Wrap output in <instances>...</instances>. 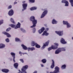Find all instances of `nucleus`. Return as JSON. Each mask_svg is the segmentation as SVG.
<instances>
[{"label":"nucleus","mask_w":73,"mask_h":73,"mask_svg":"<svg viewBox=\"0 0 73 73\" xmlns=\"http://www.w3.org/2000/svg\"><path fill=\"white\" fill-rule=\"evenodd\" d=\"M71 5L72 7H73V3H71Z\"/></svg>","instance_id":"45"},{"label":"nucleus","mask_w":73,"mask_h":73,"mask_svg":"<svg viewBox=\"0 0 73 73\" xmlns=\"http://www.w3.org/2000/svg\"><path fill=\"white\" fill-rule=\"evenodd\" d=\"M10 26L12 27V28H14L15 27V25L14 24H11Z\"/></svg>","instance_id":"34"},{"label":"nucleus","mask_w":73,"mask_h":73,"mask_svg":"<svg viewBox=\"0 0 73 73\" xmlns=\"http://www.w3.org/2000/svg\"><path fill=\"white\" fill-rule=\"evenodd\" d=\"M33 10H34V9H31V11H33Z\"/></svg>","instance_id":"51"},{"label":"nucleus","mask_w":73,"mask_h":73,"mask_svg":"<svg viewBox=\"0 0 73 73\" xmlns=\"http://www.w3.org/2000/svg\"><path fill=\"white\" fill-rule=\"evenodd\" d=\"M45 30V29H44V27H42L41 29L38 31V33H39L40 34H41V33L43 32Z\"/></svg>","instance_id":"10"},{"label":"nucleus","mask_w":73,"mask_h":73,"mask_svg":"<svg viewBox=\"0 0 73 73\" xmlns=\"http://www.w3.org/2000/svg\"><path fill=\"white\" fill-rule=\"evenodd\" d=\"M35 0H29V1L31 3H34Z\"/></svg>","instance_id":"37"},{"label":"nucleus","mask_w":73,"mask_h":73,"mask_svg":"<svg viewBox=\"0 0 73 73\" xmlns=\"http://www.w3.org/2000/svg\"><path fill=\"white\" fill-rule=\"evenodd\" d=\"M3 20H1L0 21V25L3 24Z\"/></svg>","instance_id":"36"},{"label":"nucleus","mask_w":73,"mask_h":73,"mask_svg":"<svg viewBox=\"0 0 73 73\" xmlns=\"http://www.w3.org/2000/svg\"><path fill=\"white\" fill-rule=\"evenodd\" d=\"M52 64L51 65L50 68H54L55 66V62L53 60H52Z\"/></svg>","instance_id":"14"},{"label":"nucleus","mask_w":73,"mask_h":73,"mask_svg":"<svg viewBox=\"0 0 73 73\" xmlns=\"http://www.w3.org/2000/svg\"><path fill=\"white\" fill-rule=\"evenodd\" d=\"M35 47L36 48H40V46L39 44H36Z\"/></svg>","instance_id":"32"},{"label":"nucleus","mask_w":73,"mask_h":73,"mask_svg":"<svg viewBox=\"0 0 73 73\" xmlns=\"http://www.w3.org/2000/svg\"><path fill=\"white\" fill-rule=\"evenodd\" d=\"M11 8H12V5H10L8 7V9H11Z\"/></svg>","instance_id":"42"},{"label":"nucleus","mask_w":73,"mask_h":73,"mask_svg":"<svg viewBox=\"0 0 73 73\" xmlns=\"http://www.w3.org/2000/svg\"><path fill=\"white\" fill-rule=\"evenodd\" d=\"M19 60L22 63L24 62V61L23 60V59H21Z\"/></svg>","instance_id":"40"},{"label":"nucleus","mask_w":73,"mask_h":73,"mask_svg":"<svg viewBox=\"0 0 73 73\" xmlns=\"http://www.w3.org/2000/svg\"><path fill=\"white\" fill-rule=\"evenodd\" d=\"M37 43H35L34 41H32L31 42V46H34L36 45Z\"/></svg>","instance_id":"21"},{"label":"nucleus","mask_w":73,"mask_h":73,"mask_svg":"<svg viewBox=\"0 0 73 73\" xmlns=\"http://www.w3.org/2000/svg\"><path fill=\"white\" fill-rule=\"evenodd\" d=\"M18 73H20V72H18Z\"/></svg>","instance_id":"54"},{"label":"nucleus","mask_w":73,"mask_h":73,"mask_svg":"<svg viewBox=\"0 0 73 73\" xmlns=\"http://www.w3.org/2000/svg\"><path fill=\"white\" fill-rule=\"evenodd\" d=\"M33 33H35V32H33Z\"/></svg>","instance_id":"56"},{"label":"nucleus","mask_w":73,"mask_h":73,"mask_svg":"<svg viewBox=\"0 0 73 73\" xmlns=\"http://www.w3.org/2000/svg\"><path fill=\"white\" fill-rule=\"evenodd\" d=\"M1 71L3 72L8 73L9 72V70L8 69H1Z\"/></svg>","instance_id":"12"},{"label":"nucleus","mask_w":73,"mask_h":73,"mask_svg":"<svg viewBox=\"0 0 73 73\" xmlns=\"http://www.w3.org/2000/svg\"><path fill=\"white\" fill-rule=\"evenodd\" d=\"M5 47V44L0 43V48H3Z\"/></svg>","instance_id":"22"},{"label":"nucleus","mask_w":73,"mask_h":73,"mask_svg":"<svg viewBox=\"0 0 73 73\" xmlns=\"http://www.w3.org/2000/svg\"><path fill=\"white\" fill-rule=\"evenodd\" d=\"M60 42L61 43L63 44H65L67 43L65 41L64 39H63L62 38H61Z\"/></svg>","instance_id":"16"},{"label":"nucleus","mask_w":73,"mask_h":73,"mask_svg":"<svg viewBox=\"0 0 73 73\" xmlns=\"http://www.w3.org/2000/svg\"><path fill=\"white\" fill-rule=\"evenodd\" d=\"M21 46L23 47V48L25 50H27V47L26 46H25L24 44H22L21 45Z\"/></svg>","instance_id":"23"},{"label":"nucleus","mask_w":73,"mask_h":73,"mask_svg":"<svg viewBox=\"0 0 73 73\" xmlns=\"http://www.w3.org/2000/svg\"><path fill=\"white\" fill-rule=\"evenodd\" d=\"M41 61L43 63H45L46 62V59H43Z\"/></svg>","instance_id":"31"},{"label":"nucleus","mask_w":73,"mask_h":73,"mask_svg":"<svg viewBox=\"0 0 73 73\" xmlns=\"http://www.w3.org/2000/svg\"><path fill=\"white\" fill-rule=\"evenodd\" d=\"M11 21L12 23H13V24H15V21L13 20V19L12 18H11Z\"/></svg>","instance_id":"35"},{"label":"nucleus","mask_w":73,"mask_h":73,"mask_svg":"<svg viewBox=\"0 0 73 73\" xmlns=\"http://www.w3.org/2000/svg\"><path fill=\"white\" fill-rule=\"evenodd\" d=\"M66 66L65 65H62L61 67V68L62 69H65L66 68Z\"/></svg>","instance_id":"30"},{"label":"nucleus","mask_w":73,"mask_h":73,"mask_svg":"<svg viewBox=\"0 0 73 73\" xmlns=\"http://www.w3.org/2000/svg\"><path fill=\"white\" fill-rule=\"evenodd\" d=\"M23 7L24 9H26L27 7V4L24 3L23 5Z\"/></svg>","instance_id":"19"},{"label":"nucleus","mask_w":73,"mask_h":73,"mask_svg":"<svg viewBox=\"0 0 73 73\" xmlns=\"http://www.w3.org/2000/svg\"><path fill=\"white\" fill-rule=\"evenodd\" d=\"M61 52V50H60V49H59L58 48V49H57L56 50L55 53L56 54H58L59 53H60Z\"/></svg>","instance_id":"26"},{"label":"nucleus","mask_w":73,"mask_h":73,"mask_svg":"<svg viewBox=\"0 0 73 73\" xmlns=\"http://www.w3.org/2000/svg\"><path fill=\"white\" fill-rule=\"evenodd\" d=\"M72 39L73 40V37L72 38Z\"/></svg>","instance_id":"53"},{"label":"nucleus","mask_w":73,"mask_h":73,"mask_svg":"<svg viewBox=\"0 0 73 73\" xmlns=\"http://www.w3.org/2000/svg\"><path fill=\"white\" fill-rule=\"evenodd\" d=\"M20 27H21V24L19 22H18V24H17L15 29H17L18 28H20Z\"/></svg>","instance_id":"15"},{"label":"nucleus","mask_w":73,"mask_h":73,"mask_svg":"<svg viewBox=\"0 0 73 73\" xmlns=\"http://www.w3.org/2000/svg\"><path fill=\"white\" fill-rule=\"evenodd\" d=\"M48 13V11L46 10L44 11L42 14L41 17H40V18H43L44 16L46 15Z\"/></svg>","instance_id":"6"},{"label":"nucleus","mask_w":73,"mask_h":73,"mask_svg":"<svg viewBox=\"0 0 73 73\" xmlns=\"http://www.w3.org/2000/svg\"><path fill=\"white\" fill-rule=\"evenodd\" d=\"M32 22L33 24V26L31 27V28H34L35 27H36V24L37 23V21L35 19L33 21H31Z\"/></svg>","instance_id":"3"},{"label":"nucleus","mask_w":73,"mask_h":73,"mask_svg":"<svg viewBox=\"0 0 73 73\" xmlns=\"http://www.w3.org/2000/svg\"><path fill=\"white\" fill-rule=\"evenodd\" d=\"M21 31H22L23 33H25V30L23 29L22 28H21Z\"/></svg>","instance_id":"38"},{"label":"nucleus","mask_w":73,"mask_h":73,"mask_svg":"<svg viewBox=\"0 0 73 73\" xmlns=\"http://www.w3.org/2000/svg\"><path fill=\"white\" fill-rule=\"evenodd\" d=\"M37 9V7L36 6L32 7L30 8V9Z\"/></svg>","instance_id":"28"},{"label":"nucleus","mask_w":73,"mask_h":73,"mask_svg":"<svg viewBox=\"0 0 73 73\" xmlns=\"http://www.w3.org/2000/svg\"><path fill=\"white\" fill-rule=\"evenodd\" d=\"M63 23L64 25H66L67 27L68 28H69L71 27V25L69 23H68V22L67 21H63Z\"/></svg>","instance_id":"5"},{"label":"nucleus","mask_w":73,"mask_h":73,"mask_svg":"<svg viewBox=\"0 0 73 73\" xmlns=\"http://www.w3.org/2000/svg\"><path fill=\"white\" fill-rule=\"evenodd\" d=\"M14 66L15 68H17L18 66V64L17 63H14Z\"/></svg>","instance_id":"27"},{"label":"nucleus","mask_w":73,"mask_h":73,"mask_svg":"<svg viewBox=\"0 0 73 73\" xmlns=\"http://www.w3.org/2000/svg\"><path fill=\"white\" fill-rule=\"evenodd\" d=\"M55 33L59 36H62V35H63V31H56Z\"/></svg>","instance_id":"8"},{"label":"nucleus","mask_w":73,"mask_h":73,"mask_svg":"<svg viewBox=\"0 0 73 73\" xmlns=\"http://www.w3.org/2000/svg\"><path fill=\"white\" fill-rule=\"evenodd\" d=\"M21 56H22V55H21Z\"/></svg>","instance_id":"55"},{"label":"nucleus","mask_w":73,"mask_h":73,"mask_svg":"<svg viewBox=\"0 0 73 73\" xmlns=\"http://www.w3.org/2000/svg\"><path fill=\"white\" fill-rule=\"evenodd\" d=\"M49 35V33H47V31H44L43 33L42 34V35L44 36L45 35V36H47Z\"/></svg>","instance_id":"18"},{"label":"nucleus","mask_w":73,"mask_h":73,"mask_svg":"<svg viewBox=\"0 0 73 73\" xmlns=\"http://www.w3.org/2000/svg\"><path fill=\"white\" fill-rule=\"evenodd\" d=\"M27 49L28 50V51H29L30 50L33 51L35 50V48L34 47L29 48H27Z\"/></svg>","instance_id":"20"},{"label":"nucleus","mask_w":73,"mask_h":73,"mask_svg":"<svg viewBox=\"0 0 73 73\" xmlns=\"http://www.w3.org/2000/svg\"><path fill=\"white\" fill-rule=\"evenodd\" d=\"M11 29V28L10 27H9L8 29H6V31L7 32L9 31Z\"/></svg>","instance_id":"39"},{"label":"nucleus","mask_w":73,"mask_h":73,"mask_svg":"<svg viewBox=\"0 0 73 73\" xmlns=\"http://www.w3.org/2000/svg\"><path fill=\"white\" fill-rule=\"evenodd\" d=\"M54 44L55 45H52L51 47H50L49 48H48V50L49 51L51 50L52 49L55 50L56 49L58 48L57 46H58V44L57 43H55Z\"/></svg>","instance_id":"1"},{"label":"nucleus","mask_w":73,"mask_h":73,"mask_svg":"<svg viewBox=\"0 0 73 73\" xmlns=\"http://www.w3.org/2000/svg\"><path fill=\"white\" fill-rule=\"evenodd\" d=\"M57 23V21H56V20H55V19H53V20H52V24H56V23Z\"/></svg>","instance_id":"24"},{"label":"nucleus","mask_w":73,"mask_h":73,"mask_svg":"<svg viewBox=\"0 0 73 73\" xmlns=\"http://www.w3.org/2000/svg\"><path fill=\"white\" fill-rule=\"evenodd\" d=\"M60 50H61V51H65L66 50V49L65 48H58Z\"/></svg>","instance_id":"29"},{"label":"nucleus","mask_w":73,"mask_h":73,"mask_svg":"<svg viewBox=\"0 0 73 73\" xmlns=\"http://www.w3.org/2000/svg\"><path fill=\"white\" fill-rule=\"evenodd\" d=\"M35 17L33 16H32L30 18V20L31 21H32L34 20H35Z\"/></svg>","instance_id":"25"},{"label":"nucleus","mask_w":73,"mask_h":73,"mask_svg":"<svg viewBox=\"0 0 73 73\" xmlns=\"http://www.w3.org/2000/svg\"><path fill=\"white\" fill-rule=\"evenodd\" d=\"M49 42V40H48L47 41V42H46L45 44L43 45L42 47V49H44V48H45V47L46 46H48V45Z\"/></svg>","instance_id":"7"},{"label":"nucleus","mask_w":73,"mask_h":73,"mask_svg":"<svg viewBox=\"0 0 73 73\" xmlns=\"http://www.w3.org/2000/svg\"><path fill=\"white\" fill-rule=\"evenodd\" d=\"M14 13V12L12 10L9 11L8 13V14L9 16H12Z\"/></svg>","instance_id":"9"},{"label":"nucleus","mask_w":73,"mask_h":73,"mask_svg":"<svg viewBox=\"0 0 73 73\" xmlns=\"http://www.w3.org/2000/svg\"><path fill=\"white\" fill-rule=\"evenodd\" d=\"M15 41L17 42H20V40L19 38H16L15 39Z\"/></svg>","instance_id":"33"},{"label":"nucleus","mask_w":73,"mask_h":73,"mask_svg":"<svg viewBox=\"0 0 73 73\" xmlns=\"http://www.w3.org/2000/svg\"><path fill=\"white\" fill-rule=\"evenodd\" d=\"M11 55H12V57H13V61L14 62H15V53L14 52H11Z\"/></svg>","instance_id":"13"},{"label":"nucleus","mask_w":73,"mask_h":73,"mask_svg":"<svg viewBox=\"0 0 73 73\" xmlns=\"http://www.w3.org/2000/svg\"><path fill=\"white\" fill-rule=\"evenodd\" d=\"M37 72L36 71H35L34 72H33V73H37Z\"/></svg>","instance_id":"46"},{"label":"nucleus","mask_w":73,"mask_h":73,"mask_svg":"<svg viewBox=\"0 0 73 73\" xmlns=\"http://www.w3.org/2000/svg\"><path fill=\"white\" fill-rule=\"evenodd\" d=\"M17 3V2L16 1H15L14 3V5H15V4H16Z\"/></svg>","instance_id":"44"},{"label":"nucleus","mask_w":73,"mask_h":73,"mask_svg":"<svg viewBox=\"0 0 73 73\" xmlns=\"http://www.w3.org/2000/svg\"><path fill=\"white\" fill-rule=\"evenodd\" d=\"M62 3H65V6H69V3H68V2L67 1L63 0L62 1Z\"/></svg>","instance_id":"11"},{"label":"nucleus","mask_w":73,"mask_h":73,"mask_svg":"<svg viewBox=\"0 0 73 73\" xmlns=\"http://www.w3.org/2000/svg\"><path fill=\"white\" fill-rule=\"evenodd\" d=\"M28 68V66L27 65H26L24 66H23L22 68H21V71H20V70H19V72H21V73H27L26 71L27 69Z\"/></svg>","instance_id":"2"},{"label":"nucleus","mask_w":73,"mask_h":73,"mask_svg":"<svg viewBox=\"0 0 73 73\" xmlns=\"http://www.w3.org/2000/svg\"><path fill=\"white\" fill-rule=\"evenodd\" d=\"M69 1L70 3H73V0H69Z\"/></svg>","instance_id":"43"},{"label":"nucleus","mask_w":73,"mask_h":73,"mask_svg":"<svg viewBox=\"0 0 73 73\" xmlns=\"http://www.w3.org/2000/svg\"><path fill=\"white\" fill-rule=\"evenodd\" d=\"M24 10H25V9H23V10H22V11H23Z\"/></svg>","instance_id":"52"},{"label":"nucleus","mask_w":73,"mask_h":73,"mask_svg":"<svg viewBox=\"0 0 73 73\" xmlns=\"http://www.w3.org/2000/svg\"><path fill=\"white\" fill-rule=\"evenodd\" d=\"M60 69L58 67L56 66L55 68V70L53 72H50V73H58L59 72Z\"/></svg>","instance_id":"4"},{"label":"nucleus","mask_w":73,"mask_h":73,"mask_svg":"<svg viewBox=\"0 0 73 73\" xmlns=\"http://www.w3.org/2000/svg\"><path fill=\"white\" fill-rule=\"evenodd\" d=\"M19 54H22V53L20 51L19 52Z\"/></svg>","instance_id":"47"},{"label":"nucleus","mask_w":73,"mask_h":73,"mask_svg":"<svg viewBox=\"0 0 73 73\" xmlns=\"http://www.w3.org/2000/svg\"><path fill=\"white\" fill-rule=\"evenodd\" d=\"M33 29L34 30L35 32L36 31V29L35 28H34Z\"/></svg>","instance_id":"48"},{"label":"nucleus","mask_w":73,"mask_h":73,"mask_svg":"<svg viewBox=\"0 0 73 73\" xmlns=\"http://www.w3.org/2000/svg\"><path fill=\"white\" fill-rule=\"evenodd\" d=\"M48 30H49V29H48V28H46V31H48Z\"/></svg>","instance_id":"50"},{"label":"nucleus","mask_w":73,"mask_h":73,"mask_svg":"<svg viewBox=\"0 0 73 73\" xmlns=\"http://www.w3.org/2000/svg\"><path fill=\"white\" fill-rule=\"evenodd\" d=\"M3 33L5 35H6L7 36V37H10L11 36V35H10L8 33H6V32H3Z\"/></svg>","instance_id":"17"},{"label":"nucleus","mask_w":73,"mask_h":73,"mask_svg":"<svg viewBox=\"0 0 73 73\" xmlns=\"http://www.w3.org/2000/svg\"><path fill=\"white\" fill-rule=\"evenodd\" d=\"M41 66L42 67H43L44 66V65L43 64H41Z\"/></svg>","instance_id":"49"},{"label":"nucleus","mask_w":73,"mask_h":73,"mask_svg":"<svg viewBox=\"0 0 73 73\" xmlns=\"http://www.w3.org/2000/svg\"><path fill=\"white\" fill-rule=\"evenodd\" d=\"M5 40H6V41L7 42H9V39L8 38H7Z\"/></svg>","instance_id":"41"}]
</instances>
